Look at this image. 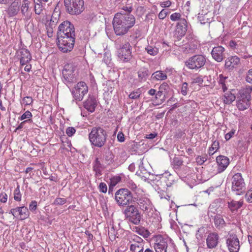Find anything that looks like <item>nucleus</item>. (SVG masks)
<instances>
[{"label":"nucleus","mask_w":252,"mask_h":252,"mask_svg":"<svg viewBox=\"0 0 252 252\" xmlns=\"http://www.w3.org/2000/svg\"><path fill=\"white\" fill-rule=\"evenodd\" d=\"M246 80L247 82L252 84V68L248 71L246 77Z\"/></svg>","instance_id":"nucleus-55"},{"label":"nucleus","mask_w":252,"mask_h":252,"mask_svg":"<svg viewBox=\"0 0 252 252\" xmlns=\"http://www.w3.org/2000/svg\"><path fill=\"white\" fill-rule=\"evenodd\" d=\"M219 238V235L216 233L213 232L209 234L206 239L208 248L213 249L215 248L218 244Z\"/></svg>","instance_id":"nucleus-26"},{"label":"nucleus","mask_w":252,"mask_h":252,"mask_svg":"<svg viewBox=\"0 0 252 252\" xmlns=\"http://www.w3.org/2000/svg\"><path fill=\"white\" fill-rule=\"evenodd\" d=\"M74 70L73 67L69 65L64 66V69L63 70V76L64 79V82L67 85L70 84L75 81L74 76Z\"/></svg>","instance_id":"nucleus-17"},{"label":"nucleus","mask_w":252,"mask_h":252,"mask_svg":"<svg viewBox=\"0 0 252 252\" xmlns=\"http://www.w3.org/2000/svg\"><path fill=\"white\" fill-rule=\"evenodd\" d=\"M117 52L119 58L123 62H127L132 58L131 46L128 42L123 43Z\"/></svg>","instance_id":"nucleus-13"},{"label":"nucleus","mask_w":252,"mask_h":252,"mask_svg":"<svg viewBox=\"0 0 252 252\" xmlns=\"http://www.w3.org/2000/svg\"><path fill=\"white\" fill-rule=\"evenodd\" d=\"M37 203L35 200L32 201L29 205V209L31 211L33 212L37 209Z\"/></svg>","instance_id":"nucleus-54"},{"label":"nucleus","mask_w":252,"mask_h":252,"mask_svg":"<svg viewBox=\"0 0 252 252\" xmlns=\"http://www.w3.org/2000/svg\"><path fill=\"white\" fill-rule=\"evenodd\" d=\"M240 61V58L236 56L229 57L225 60V67L228 70H232L238 66Z\"/></svg>","instance_id":"nucleus-22"},{"label":"nucleus","mask_w":252,"mask_h":252,"mask_svg":"<svg viewBox=\"0 0 252 252\" xmlns=\"http://www.w3.org/2000/svg\"><path fill=\"white\" fill-rule=\"evenodd\" d=\"M216 161L218 165V172H223L229 164V159L224 156H219L216 158Z\"/></svg>","instance_id":"nucleus-24"},{"label":"nucleus","mask_w":252,"mask_h":252,"mask_svg":"<svg viewBox=\"0 0 252 252\" xmlns=\"http://www.w3.org/2000/svg\"><path fill=\"white\" fill-rule=\"evenodd\" d=\"M133 202L137 203L139 208L144 212H148L152 208L151 201L146 197H134Z\"/></svg>","instance_id":"nucleus-18"},{"label":"nucleus","mask_w":252,"mask_h":252,"mask_svg":"<svg viewBox=\"0 0 252 252\" xmlns=\"http://www.w3.org/2000/svg\"><path fill=\"white\" fill-rule=\"evenodd\" d=\"M88 92V87L87 84L83 81H80L71 90L73 101L79 102L83 100L84 96Z\"/></svg>","instance_id":"nucleus-9"},{"label":"nucleus","mask_w":252,"mask_h":252,"mask_svg":"<svg viewBox=\"0 0 252 252\" xmlns=\"http://www.w3.org/2000/svg\"><path fill=\"white\" fill-rule=\"evenodd\" d=\"M170 14V16H180V14L178 13H173L171 14V11L168 7H167L165 9H163L159 13L158 16H169Z\"/></svg>","instance_id":"nucleus-40"},{"label":"nucleus","mask_w":252,"mask_h":252,"mask_svg":"<svg viewBox=\"0 0 252 252\" xmlns=\"http://www.w3.org/2000/svg\"><path fill=\"white\" fill-rule=\"evenodd\" d=\"M147 53L151 56H156L158 53V48L152 45H148L145 48Z\"/></svg>","instance_id":"nucleus-39"},{"label":"nucleus","mask_w":252,"mask_h":252,"mask_svg":"<svg viewBox=\"0 0 252 252\" xmlns=\"http://www.w3.org/2000/svg\"><path fill=\"white\" fill-rule=\"evenodd\" d=\"M114 156L111 152H108L106 153L105 159L107 161L108 164L112 163L113 161Z\"/></svg>","instance_id":"nucleus-50"},{"label":"nucleus","mask_w":252,"mask_h":252,"mask_svg":"<svg viewBox=\"0 0 252 252\" xmlns=\"http://www.w3.org/2000/svg\"><path fill=\"white\" fill-rule=\"evenodd\" d=\"M193 83L198 84H202L203 82V78L201 76H199L193 79Z\"/></svg>","instance_id":"nucleus-62"},{"label":"nucleus","mask_w":252,"mask_h":252,"mask_svg":"<svg viewBox=\"0 0 252 252\" xmlns=\"http://www.w3.org/2000/svg\"><path fill=\"white\" fill-rule=\"evenodd\" d=\"M32 113L29 111H26L23 114H22L21 117L18 118V120L20 121L24 120V121H27V123H31L32 122Z\"/></svg>","instance_id":"nucleus-37"},{"label":"nucleus","mask_w":252,"mask_h":252,"mask_svg":"<svg viewBox=\"0 0 252 252\" xmlns=\"http://www.w3.org/2000/svg\"><path fill=\"white\" fill-rule=\"evenodd\" d=\"M115 200L119 206H126L133 201L132 194L129 190L121 189L115 193Z\"/></svg>","instance_id":"nucleus-10"},{"label":"nucleus","mask_w":252,"mask_h":252,"mask_svg":"<svg viewBox=\"0 0 252 252\" xmlns=\"http://www.w3.org/2000/svg\"><path fill=\"white\" fill-rule=\"evenodd\" d=\"M168 89L169 86L168 84L166 83H163L160 85L158 91L156 94V98L160 97L163 94L165 95L167 94Z\"/></svg>","instance_id":"nucleus-32"},{"label":"nucleus","mask_w":252,"mask_h":252,"mask_svg":"<svg viewBox=\"0 0 252 252\" xmlns=\"http://www.w3.org/2000/svg\"><path fill=\"white\" fill-rule=\"evenodd\" d=\"M224 48L221 46H218L213 48L211 52L213 58L218 62L223 60Z\"/></svg>","instance_id":"nucleus-25"},{"label":"nucleus","mask_w":252,"mask_h":252,"mask_svg":"<svg viewBox=\"0 0 252 252\" xmlns=\"http://www.w3.org/2000/svg\"><path fill=\"white\" fill-rule=\"evenodd\" d=\"M226 244L230 252H239L240 242L236 235L230 234L226 239Z\"/></svg>","instance_id":"nucleus-16"},{"label":"nucleus","mask_w":252,"mask_h":252,"mask_svg":"<svg viewBox=\"0 0 252 252\" xmlns=\"http://www.w3.org/2000/svg\"><path fill=\"white\" fill-rule=\"evenodd\" d=\"M9 213L11 214L14 217L18 215L21 220H24L29 216V210L24 206L12 209L10 210Z\"/></svg>","instance_id":"nucleus-19"},{"label":"nucleus","mask_w":252,"mask_h":252,"mask_svg":"<svg viewBox=\"0 0 252 252\" xmlns=\"http://www.w3.org/2000/svg\"><path fill=\"white\" fill-rule=\"evenodd\" d=\"M66 202V199L64 198H56L54 202V204L56 205H62Z\"/></svg>","instance_id":"nucleus-46"},{"label":"nucleus","mask_w":252,"mask_h":252,"mask_svg":"<svg viewBox=\"0 0 252 252\" xmlns=\"http://www.w3.org/2000/svg\"><path fill=\"white\" fill-rule=\"evenodd\" d=\"M67 12L70 15H79L85 8L83 0H64Z\"/></svg>","instance_id":"nucleus-6"},{"label":"nucleus","mask_w":252,"mask_h":252,"mask_svg":"<svg viewBox=\"0 0 252 252\" xmlns=\"http://www.w3.org/2000/svg\"><path fill=\"white\" fill-rule=\"evenodd\" d=\"M188 90L189 88L188 83L186 82L183 83L181 88V94L184 95H187Z\"/></svg>","instance_id":"nucleus-47"},{"label":"nucleus","mask_w":252,"mask_h":252,"mask_svg":"<svg viewBox=\"0 0 252 252\" xmlns=\"http://www.w3.org/2000/svg\"><path fill=\"white\" fill-rule=\"evenodd\" d=\"M219 147H220V146H219V141L217 140H214L210 148H211V150H213L214 151L215 150L217 152L218 151V150L219 149Z\"/></svg>","instance_id":"nucleus-58"},{"label":"nucleus","mask_w":252,"mask_h":252,"mask_svg":"<svg viewBox=\"0 0 252 252\" xmlns=\"http://www.w3.org/2000/svg\"><path fill=\"white\" fill-rule=\"evenodd\" d=\"M59 18L57 17H44L42 22L45 25L46 29H49V32L52 33L53 29L58 23Z\"/></svg>","instance_id":"nucleus-20"},{"label":"nucleus","mask_w":252,"mask_h":252,"mask_svg":"<svg viewBox=\"0 0 252 252\" xmlns=\"http://www.w3.org/2000/svg\"><path fill=\"white\" fill-rule=\"evenodd\" d=\"M252 91V86H247L240 91V97L237 102V107L239 110L243 111L250 107Z\"/></svg>","instance_id":"nucleus-4"},{"label":"nucleus","mask_w":252,"mask_h":252,"mask_svg":"<svg viewBox=\"0 0 252 252\" xmlns=\"http://www.w3.org/2000/svg\"><path fill=\"white\" fill-rule=\"evenodd\" d=\"M97 105V102L94 96L89 95L88 98L84 102V108L89 112L93 113Z\"/></svg>","instance_id":"nucleus-21"},{"label":"nucleus","mask_w":252,"mask_h":252,"mask_svg":"<svg viewBox=\"0 0 252 252\" xmlns=\"http://www.w3.org/2000/svg\"><path fill=\"white\" fill-rule=\"evenodd\" d=\"M76 132V129L73 127H68L66 129V133L69 137L72 136Z\"/></svg>","instance_id":"nucleus-51"},{"label":"nucleus","mask_w":252,"mask_h":252,"mask_svg":"<svg viewBox=\"0 0 252 252\" xmlns=\"http://www.w3.org/2000/svg\"><path fill=\"white\" fill-rule=\"evenodd\" d=\"M42 10V6L39 3H37L35 4L34 11L36 14L40 15Z\"/></svg>","instance_id":"nucleus-53"},{"label":"nucleus","mask_w":252,"mask_h":252,"mask_svg":"<svg viewBox=\"0 0 252 252\" xmlns=\"http://www.w3.org/2000/svg\"><path fill=\"white\" fill-rule=\"evenodd\" d=\"M240 45L241 42L240 41H236L232 40L229 42V46L232 49H237Z\"/></svg>","instance_id":"nucleus-45"},{"label":"nucleus","mask_w":252,"mask_h":252,"mask_svg":"<svg viewBox=\"0 0 252 252\" xmlns=\"http://www.w3.org/2000/svg\"><path fill=\"white\" fill-rule=\"evenodd\" d=\"M206 58L202 55H195L189 58L185 62L186 66L191 70H197L204 66Z\"/></svg>","instance_id":"nucleus-8"},{"label":"nucleus","mask_w":252,"mask_h":252,"mask_svg":"<svg viewBox=\"0 0 252 252\" xmlns=\"http://www.w3.org/2000/svg\"><path fill=\"white\" fill-rule=\"evenodd\" d=\"M89 138L92 145L101 148L106 143L107 133L102 127H94L89 134Z\"/></svg>","instance_id":"nucleus-2"},{"label":"nucleus","mask_w":252,"mask_h":252,"mask_svg":"<svg viewBox=\"0 0 252 252\" xmlns=\"http://www.w3.org/2000/svg\"><path fill=\"white\" fill-rule=\"evenodd\" d=\"M117 229L116 226L113 224H110V227H108V236L111 241H114L116 238L118 237Z\"/></svg>","instance_id":"nucleus-29"},{"label":"nucleus","mask_w":252,"mask_h":252,"mask_svg":"<svg viewBox=\"0 0 252 252\" xmlns=\"http://www.w3.org/2000/svg\"><path fill=\"white\" fill-rule=\"evenodd\" d=\"M219 84L221 87V89L223 92L227 90V87L226 85V80L227 79V77H224L223 75L220 74L219 77Z\"/></svg>","instance_id":"nucleus-38"},{"label":"nucleus","mask_w":252,"mask_h":252,"mask_svg":"<svg viewBox=\"0 0 252 252\" xmlns=\"http://www.w3.org/2000/svg\"><path fill=\"white\" fill-rule=\"evenodd\" d=\"M135 23L134 17H114L113 25L115 33L118 35L125 34Z\"/></svg>","instance_id":"nucleus-1"},{"label":"nucleus","mask_w":252,"mask_h":252,"mask_svg":"<svg viewBox=\"0 0 252 252\" xmlns=\"http://www.w3.org/2000/svg\"><path fill=\"white\" fill-rule=\"evenodd\" d=\"M133 10L132 6L130 4H127L123 6L122 8V10L115 14L114 16H118L120 14L121 15H128Z\"/></svg>","instance_id":"nucleus-35"},{"label":"nucleus","mask_w":252,"mask_h":252,"mask_svg":"<svg viewBox=\"0 0 252 252\" xmlns=\"http://www.w3.org/2000/svg\"><path fill=\"white\" fill-rule=\"evenodd\" d=\"M118 140L120 142H123L125 141V137L124 134L122 132H119L117 135Z\"/></svg>","instance_id":"nucleus-63"},{"label":"nucleus","mask_w":252,"mask_h":252,"mask_svg":"<svg viewBox=\"0 0 252 252\" xmlns=\"http://www.w3.org/2000/svg\"><path fill=\"white\" fill-rule=\"evenodd\" d=\"M135 231L139 234L147 237L149 236V232L148 230L144 229L143 228H140L138 227H135Z\"/></svg>","instance_id":"nucleus-42"},{"label":"nucleus","mask_w":252,"mask_h":252,"mask_svg":"<svg viewBox=\"0 0 252 252\" xmlns=\"http://www.w3.org/2000/svg\"><path fill=\"white\" fill-rule=\"evenodd\" d=\"M93 169L96 177H98L102 175V165L98 158H96L94 161Z\"/></svg>","instance_id":"nucleus-33"},{"label":"nucleus","mask_w":252,"mask_h":252,"mask_svg":"<svg viewBox=\"0 0 252 252\" xmlns=\"http://www.w3.org/2000/svg\"><path fill=\"white\" fill-rule=\"evenodd\" d=\"M24 3L22 4L21 7V11L23 15H25L26 13L27 12L29 8V3L28 1L26 0H24Z\"/></svg>","instance_id":"nucleus-49"},{"label":"nucleus","mask_w":252,"mask_h":252,"mask_svg":"<svg viewBox=\"0 0 252 252\" xmlns=\"http://www.w3.org/2000/svg\"><path fill=\"white\" fill-rule=\"evenodd\" d=\"M33 102V99L31 96H25L23 97L22 99V101L21 102L22 104H24V105H31Z\"/></svg>","instance_id":"nucleus-44"},{"label":"nucleus","mask_w":252,"mask_h":252,"mask_svg":"<svg viewBox=\"0 0 252 252\" xmlns=\"http://www.w3.org/2000/svg\"><path fill=\"white\" fill-rule=\"evenodd\" d=\"M14 199L16 201H20L21 200L22 194L20 190V187L17 186L13 192Z\"/></svg>","instance_id":"nucleus-41"},{"label":"nucleus","mask_w":252,"mask_h":252,"mask_svg":"<svg viewBox=\"0 0 252 252\" xmlns=\"http://www.w3.org/2000/svg\"><path fill=\"white\" fill-rule=\"evenodd\" d=\"M18 56L20 57V64L24 65L29 63L32 59V56L29 51L26 48H21L18 52Z\"/></svg>","instance_id":"nucleus-23"},{"label":"nucleus","mask_w":252,"mask_h":252,"mask_svg":"<svg viewBox=\"0 0 252 252\" xmlns=\"http://www.w3.org/2000/svg\"><path fill=\"white\" fill-rule=\"evenodd\" d=\"M228 207L231 211H235L240 208L243 204V200H240L239 201L231 200L228 202Z\"/></svg>","instance_id":"nucleus-30"},{"label":"nucleus","mask_w":252,"mask_h":252,"mask_svg":"<svg viewBox=\"0 0 252 252\" xmlns=\"http://www.w3.org/2000/svg\"><path fill=\"white\" fill-rule=\"evenodd\" d=\"M173 21H177L176 29L174 32V36L178 40L184 36L187 31V22L185 19L180 18V17H170Z\"/></svg>","instance_id":"nucleus-12"},{"label":"nucleus","mask_w":252,"mask_h":252,"mask_svg":"<svg viewBox=\"0 0 252 252\" xmlns=\"http://www.w3.org/2000/svg\"><path fill=\"white\" fill-rule=\"evenodd\" d=\"M126 218L131 223L138 225L142 219V215L138 209L133 205L126 207L124 212Z\"/></svg>","instance_id":"nucleus-7"},{"label":"nucleus","mask_w":252,"mask_h":252,"mask_svg":"<svg viewBox=\"0 0 252 252\" xmlns=\"http://www.w3.org/2000/svg\"><path fill=\"white\" fill-rule=\"evenodd\" d=\"M171 2L169 0L164 1L163 2H161L160 4V6L162 7H165V8L169 7L171 5Z\"/></svg>","instance_id":"nucleus-60"},{"label":"nucleus","mask_w":252,"mask_h":252,"mask_svg":"<svg viewBox=\"0 0 252 252\" xmlns=\"http://www.w3.org/2000/svg\"><path fill=\"white\" fill-rule=\"evenodd\" d=\"M138 80L141 83L145 82L150 75L149 70L145 67L140 68L137 71Z\"/></svg>","instance_id":"nucleus-27"},{"label":"nucleus","mask_w":252,"mask_h":252,"mask_svg":"<svg viewBox=\"0 0 252 252\" xmlns=\"http://www.w3.org/2000/svg\"><path fill=\"white\" fill-rule=\"evenodd\" d=\"M235 96L231 92L226 93L224 95L223 102L225 104H229L235 99Z\"/></svg>","instance_id":"nucleus-36"},{"label":"nucleus","mask_w":252,"mask_h":252,"mask_svg":"<svg viewBox=\"0 0 252 252\" xmlns=\"http://www.w3.org/2000/svg\"><path fill=\"white\" fill-rule=\"evenodd\" d=\"M127 186L131 190L134 191L137 189L136 185L131 180L127 182Z\"/></svg>","instance_id":"nucleus-59"},{"label":"nucleus","mask_w":252,"mask_h":252,"mask_svg":"<svg viewBox=\"0 0 252 252\" xmlns=\"http://www.w3.org/2000/svg\"><path fill=\"white\" fill-rule=\"evenodd\" d=\"M127 239L129 241L127 246H129L131 252L137 251V252H143L144 241L142 238L135 234H129L127 235Z\"/></svg>","instance_id":"nucleus-11"},{"label":"nucleus","mask_w":252,"mask_h":252,"mask_svg":"<svg viewBox=\"0 0 252 252\" xmlns=\"http://www.w3.org/2000/svg\"><path fill=\"white\" fill-rule=\"evenodd\" d=\"M57 35V39L75 40V32L73 25L68 21L63 22L59 26Z\"/></svg>","instance_id":"nucleus-3"},{"label":"nucleus","mask_w":252,"mask_h":252,"mask_svg":"<svg viewBox=\"0 0 252 252\" xmlns=\"http://www.w3.org/2000/svg\"><path fill=\"white\" fill-rule=\"evenodd\" d=\"M214 223L216 228L220 229L225 226V222L224 219L220 215H216L214 217Z\"/></svg>","instance_id":"nucleus-31"},{"label":"nucleus","mask_w":252,"mask_h":252,"mask_svg":"<svg viewBox=\"0 0 252 252\" xmlns=\"http://www.w3.org/2000/svg\"><path fill=\"white\" fill-rule=\"evenodd\" d=\"M245 198L248 202L252 203V188L247 191Z\"/></svg>","instance_id":"nucleus-48"},{"label":"nucleus","mask_w":252,"mask_h":252,"mask_svg":"<svg viewBox=\"0 0 252 252\" xmlns=\"http://www.w3.org/2000/svg\"><path fill=\"white\" fill-rule=\"evenodd\" d=\"M206 159H207L205 157L201 158L200 157H198L196 158V161L198 164H202L206 160Z\"/></svg>","instance_id":"nucleus-64"},{"label":"nucleus","mask_w":252,"mask_h":252,"mask_svg":"<svg viewBox=\"0 0 252 252\" xmlns=\"http://www.w3.org/2000/svg\"><path fill=\"white\" fill-rule=\"evenodd\" d=\"M141 92L139 90H137L131 92L128 95L129 98L132 99H136L140 97Z\"/></svg>","instance_id":"nucleus-43"},{"label":"nucleus","mask_w":252,"mask_h":252,"mask_svg":"<svg viewBox=\"0 0 252 252\" xmlns=\"http://www.w3.org/2000/svg\"><path fill=\"white\" fill-rule=\"evenodd\" d=\"M167 78V75L162 71H157L153 73L151 76V79L156 81H163Z\"/></svg>","instance_id":"nucleus-28"},{"label":"nucleus","mask_w":252,"mask_h":252,"mask_svg":"<svg viewBox=\"0 0 252 252\" xmlns=\"http://www.w3.org/2000/svg\"><path fill=\"white\" fill-rule=\"evenodd\" d=\"M0 196V201L2 203H5L7 200V195L5 193H2Z\"/></svg>","instance_id":"nucleus-61"},{"label":"nucleus","mask_w":252,"mask_h":252,"mask_svg":"<svg viewBox=\"0 0 252 252\" xmlns=\"http://www.w3.org/2000/svg\"><path fill=\"white\" fill-rule=\"evenodd\" d=\"M198 21L202 25H204L206 23H210L212 20L209 18H206V17H198Z\"/></svg>","instance_id":"nucleus-52"},{"label":"nucleus","mask_w":252,"mask_h":252,"mask_svg":"<svg viewBox=\"0 0 252 252\" xmlns=\"http://www.w3.org/2000/svg\"><path fill=\"white\" fill-rule=\"evenodd\" d=\"M99 191L103 193H106L107 191V187L105 183L101 182L99 186Z\"/></svg>","instance_id":"nucleus-56"},{"label":"nucleus","mask_w":252,"mask_h":252,"mask_svg":"<svg viewBox=\"0 0 252 252\" xmlns=\"http://www.w3.org/2000/svg\"><path fill=\"white\" fill-rule=\"evenodd\" d=\"M169 240L158 235L155 238L154 248L156 252H167Z\"/></svg>","instance_id":"nucleus-14"},{"label":"nucleus","mask_w":252,"mask_h":252,"mask_svg":"<svg viewBox=\"0 0 252 252\" xmlns=\"http://www.w3.org/2000/svg\"><path fill=\"white\" fill-rule=\"evenodd\" d=\"M235 132H236V130L235 129H231L230 131H229V132L227 133L225 135V140L226 141H228L229 139H230L233 137V136L234 135Z\"/></svg>","instance_id":"nucleus-57"},{"label":"nucleus","mask_w":252,"mask_h":252,"mask_svg":"<svg viewBox=\"0 0 252 252\" xmlns=\"http://www.w3.org/2000/svg\"><path fill=\"white\" fill-rule=\"evenodd\" d=\"M246 185L242 175L240 173H235L231 179V190L235 194L240 195L245 192Z\"/></svg>","instance_id":"nucleus-5"},{"label":"nucleus","mask_w":252,"mask_h":252,"mask_svg":"<svg viewBox=\"0 0 252 252\" xmlns=\"http://www.w3.org/2000/svg\"><path fill=\"white\" fill-rule=\"evenodd\" d=\"M57 45L60 51L64 53L71 52L73 49L75 40L57 39Z\"/></svg>","instance_id":"nucleus-15"},{"label":"nucleus","mask_w":252,"mask_h":252,"mask_svg":"<svg viewBox=\"0 0 252 252\" xmlns=\"http://www.w3.org/2000/svg\"><path fill=\"white\" fill-rule=\"evenodd\" d=\"M18 11V3L13 2L8 8L7 13L9 16H15L17 14Z\"/></svg>","instance_id":"nucleus-34"}]
</instances>
